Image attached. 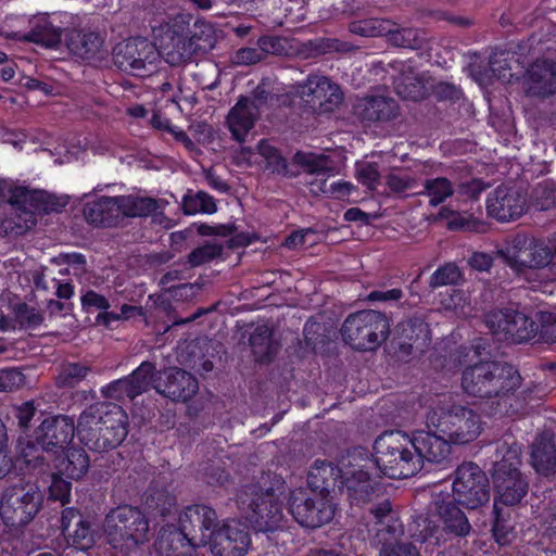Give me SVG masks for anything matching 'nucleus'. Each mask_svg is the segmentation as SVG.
<instances>
[{
  "label": "nucleus",
  "instance_id": "obj_27",
  "mask_svg": "<svg viewBox=\"0 0 556 556\" xmlns=\"http://www.w3.org/2000/svg\"><path fill=\"white\" fill-rule=\"evenodd\" d=\"M353 114L362 122H390L400 115V106L391 97L366 96L355 102Z\"/></svg>",
  "mask_w": 556,
  "mask_h": 556
},
{
  "label": "nucleus",
  "instance_id": "obj_26",
  "mask_svg": "<svg viewBox=\"0 0 556 556\" xmlns=\"http://www.w3.org/2000/svg\"><path fill=\"white\" fill-rule=\"evenodd\" d=\"M414 451L419 456L421 469L426 463L443 465L448 462L451 444L448 439L432 431H415L412 433Z\"/></svg>",
  "mask_w": 556,
  "mask_h": 556
},
{
  "label": "nucleus",
  "instance_id": "obj_41",
  "mask_svg": "<svg viewBox=\"0 0 556 556\" xmlns=\"http://www.w3.org/2000/svg\"><path fill=\"white\" fill-rule=\"evenodd\" d=\"M176 496L164 485L153 482L146 494V505L155 515L166 517L176 509Z\"/></svg>",
  "mask_w": 556,
  "mask_h": 556
},
{
  "label": "nucleus",
  "instance_id": "obj_28",
  "mask_svg": "<svg viewBox=\"0 0 556 556\" xmlns=\"http://www.w3.org/2000/svg\"><path fill=\"white\" fill-rule=\"evenodd\" d=\"M388 66L393 71V86L397 96L410 101H419L425 98V83L409 62L394 61L390 62Z\"/></svg>",
  "mask_w": 556,
  "mask_h": 556
},
{
  "label": "nucleus",
  "instance_id": "obj_30",
  "mask_svg": "<svg viewBox=\"0 0 556 556\" xmlns=\"http://www.w3.org/2000/svg\"><path fill=\"white\" fill-rule=\"evenodd\" d=\"M119 198L102 197L96 201L88 202L84 206V216L87 223L101 226L114 227L122 220Z\"/></svg>",
  "mask_w": 556,
  "mask_h": 556
},
{
  "label": "nucleus",
  "instance_id": "obj_14",
  "mask_svg": "<svg viewBox=\"0 0 556 556\" xmlns=\"http://www.w3.org/2000/svg\"><path fill=\"white\" fill-rule=\"evenodd\" d=\"M288 510L300 526L311 529L330 522L334 516V505L330 496L305 489L290 493Z\"/></svg>",
  "mask_w": 556,
  "mask_h": 556
},
{
  "label": "nucleus",
  "instance_id": "obj_7",
  "mask_svg": "<svg viewBox=\"0 0 556 556\" xmlns=\"http://www.w3.org/2000/svg\"><path fill=\"white\" fill-rule=\"evenodd\" d=\"M427 426L445 435L454 444H467L481 433L480 415L456 403H440L427 414Z\"/></svg>",
  "mask_w": 556,
  "mask_h": 556
},
{
  "label": "nucleus",
  "instance_id": "obj_34",
  "mask_svg": "<svg viewBox=\"0 0 556 556\" xmlns=\"http://www.w3.org/2000/svg\"><path fill=\"white\" fill-rule=\"evenodd\" d=\"M339 478L343 479V467L339 468L331 462L316 459L307 475L308 491L330 496Z\"/></svg>",
  "mask_w": 556,
  "mask_h": 556
},
{
  "label": "nucleus",
  "instance_id": "obj_64",
  "mask_svg": "<svg viewBox=\"0 0 556 556\" xmlns=\"http://www.w3.org/2000/svg\"><path fill=\"white\" fill-rule=\"evenodd\" d=\"M88 518L85 517L80 510L74 507H67L62 510L61 515V532L63 535L68 534L72 531H76L83 526Z\"/></svg>",
  "mask_w": 556,
  "mask_h": 556
},
{
  "label": "nucleus",
  "instance_id": "obj_1",
  "mask_svg": "<svg viewBox=\"0 0 556 556\" xmlns=\"http://www.w3.org/2000/svg\"><path fill=\"white\" fill-rule=\"evenodd\" d=\"M522 377L509 363L483 361L466 367L462 374V388L469 396L482 400V412L490 417H502L500 406L507 392L521 387Z\"/></svg>",
  "mask_w": 556,
  "mask_h": 556
},
{
  "label": "nucleus",
  "instance_id": "obj_39",
  "mask_svg": "<svg viewBox=\"0 0 556 556\" xmlns=\"http://www.w3.org/2000/svg\"><path fill=\"white\" fill-rule=\"evenodd\" d=\"M455 182V172H452L450 177L427 178L424 181L422 189L414 191V194L426 195L431 206H438L454 194Z\"/></svg>",
  "mask_w": 556,
  "mask_h": 556
},
{
  "label": "nucleus",
  "instance_id": "obj_38",
  "mask_svg": "<svg viewBox=\"0 0 556 556\" xmlns=\"http://www.w3.org/2000/svg\"><path fill=\"white\" fill-rule=\"evenodd\" d=\"M532 465L536 472L551 476L556 472V445L552 438L538 437L532 448Z\"/></svg>",
  "mask_w": 556,
  "mask_h": 556
},
{
  "label": "nucleus",
  "instance_id": "obj_54",
  "mask_svg": "<svg viewBox=\"0 0 556 556\" xmlns=\"http://www.w3.org/2000/svg\"><path fill=\"white\" fill-rule=\"evenodd\" d=\"M493 536L500 545H506L510 541V534L514 529V526L511 525L509 519V513H505L502 508H500L497 502L495 501L493 507Z\"/></svg>",
  "mask_w": 556,
  "mask_h": 556
},
{
  "label": "nucleus",
  "instance_id": "obj_3",
  "mask_svg": "<svg viewBox=\"0 0 556 556\" xmlns=\"http://www.w3.org/2000/svg\"><path fill=\"white\" fill-rule=\"evenodd\" d=\"M287 489L285 480L276 475L267 476L263 483L244 485L237 495L239 509L258 532H273L281 526V495Z\"/></svg>",
  "mask_w": 556,
  "mask_h": 556
},
{
  "label": "nucleus",
  "instance_id": "obj_55",
  "mask_svg": "<svg viewBox=\"0 0 556 556\" xmlns=\"http://www.w3.org/2000/svg\"><path fill=\"white\" fill-rule=\"evenodd\" d=\"M184 538L180 529L162 533L155 541L154 547L160 556H184L177 554L179 546H184Z\"/></svg>",
  "mask_w": 556,
  "mask_h": 556
},
{
  "label": "nucleus",
  "instance_id": "obj_9",
  "mask_svg": "<svg viewBox=\"0 0 556 556\" xmlns=\"http://www.w3.org/2000/svg\"><path fill=\"white\" fill-rule=\"evenodd\" d=\"M343 341L356 351H375L390 334V323L386 314L375 309H363L350 314L342 327Z\"/></svg>",
  "mask_w": 556,
  "mask_h": 556
},
{
  "label": "nucleus",
  "instance_id": "obj_59",
  "mask_svg": "<svg viewBox=\"0 0 556 556\" xmlns=\"http://www.w3.org/2000/svg\"><path fill=\"white\" fill-rule=\"evenodd\" d=\"M104 399L122 402L125 399H136L127 377L114 380L101 389Z\"/></svg>",
  "mask_w": 556,
  "mask_h": 556
},
{
  "label": "nucleus",
  "instance_id": "obj_4",
  "mask_svg": "<svg viewBox=\"0 0 556 556\" xmlns=\"http://www.w3.org/2000/svg\"><path fill=\"white\" fill-rule=\"evenodd\" d=\"M375 464L390 479H407L421 471L412 435L401 430L384 431L374 443Z\"/></svg>",
  "mask_w": 556,
  "mask_h": 556
},
{
  "label": "nucleus",
  "instance_id": "obj_47",
  "mask_svg": "<svg viewBox=\"0 0 556 556\" xmlns=\"http://www.w3.org/2000/svg\"><path fill=\"white\" fill-rule=\"evenodd\" d=\"M258 151L260 154L265 159L266 161V168L270 169L271 173L281 175L285 177H296L299 176V170H292L287 160L281 155L278 149H276L274 146L261 141L258 144Z\"/></svg>",
  "mask_w": 556,
  "mask_h": 556
},
{
  "label": "nucleus",
  "instance_id": "obj_52",
  "mask_svg": "<svg viewBox=\"0 0 556 556\" xmlns=\"http://www.w3.org/2000/svg\"><path fill=\"white\" fill-rule=\"evenodd\" d=\"M46 454H48L47 451H43L39 443L31 439L21 450L25 464L39 472H43L49 468L50 459Z\"/></svg>",
  "mask_w": 556,
  "mask_h": 556
},
{
  "label": "nucleus",
  "instance_id": "obj_23",
  "mask_svg": "<svg viewBox=\"0 0 556 556\" xmlns=\"http://www.w3.org/2000/svg\"><path fill=\"white\" fill-rule=\"evenodd\" d=\"M160 59L170 66H181L192 61L195 55L186 33V26L175 23L167 26L160 37Z\"/></svg>",
  "mask_w": 556,
  "mask_h": 556
},
{
  "label": "nucleus",
  "instance_id": "obj_62",
  "mask_svg": "<svg viewBox=\"0 0 556 556\" xmlns=\"http://www.w3.org/2000/svg\"><path fill=\"white\" fill-rule=\"evenodd\" d=\"M540 327L538 333L541 341L556 343V314L549 312L539 313Z\"/></svg>",
  "mask_w": 556,
  "mask_h": 556
},
{
  "label": "nucleus",
  "instance_id": "obj_61",
  "mask_svg": "<svg viewBox=\"0 0 556 556\" xmlns=\"http://www.w3.org/2000/svg\"><path fill=\"white\" fill-rule=\"evenodd\" d=\"M64 476L54 472L49 486L50 498L59 501L62 506L70 502L72 483L63 478Z\"/></svg>",
  "mask_w": 556,
  "mask_h": 556
},
{
  "label": "nucleus",
  "instance_id": "obj_10",
  "mask_svg": "<svg viewBox=\"0 0 556 556\" xmlns=\"http://www.w3.org/2000/svg\"><path fill=\"white\" fill-rule=\"evenodd\" d=\"M498 255L517 273L526 269H541L554 263L555 250L543 240L519 232Z\"/></svg>",
  "mask_w": 556,
  "mask_h": 556
},
{
  "label": "nucleus",
  "instance_id": "obj_11",
  "mask_svg": "<svg viewBox=\"0 0 556 556\" xmlns=\"http://www.w3.org/2000/svg\"><path fill=\"white\" fill-rule=\"evenodd\" d=\"M483 319L490 333L500 342L520 344L538 333L536 323L517 308H493L484 314Z\"/></svg>",
  "mask_w": 556,
  "mask_h": 556
},
{
  "label": "nucleus",
  "instance_id": "obj_57",
  "mask_svg": "<svg viewBox=\"0 0 556 556\" xmlns=\"http://www.w3.org/2000/svg\"><path fill=\"white\" fill-rule=\"evenodd\" d=\"M67 544L74 546L80 551H87L91 548L94 543V530L92 529L91 521L89 519L80 526L76 531H72L66 535H63Z\"/></svg>",
  "mask_w": 556,
  "mask_h": 556
},
{
  "label": "nucleus",
  "instance_id": "obj_2",
  "mask_svg": "<svg viewBox=\"0 0 556 556\" xmlns=\"http://www.w3.org/2000/svg\"><path fill=\"white\" fill-rule=\"evenodd\" d=\"M128 434V416L122 406L96 403L86 408L77 421V435L89 450L104 453L116 448Z\"/></svg>",
  "mask_w": 556,
  "mask_h": 556
},
{
  "label": "nucleus",
  "instance_id": "obj_53",
  "mask_svg": "<svg viewBox=\"0 0 556 556\" xmlns=\"http://www.w3.org/2000/svg\"><path fill=\"white\" fill-rule=\"evenodd\" d=\"M91 371V367L81 363H67L58 376L56 383L61 388H74Z\"/></svg>",
  "mask_w": 556,
  "mask_h": 556
},
{
  "label": "nucleus",
  "instance_id": "obj_15",
  "mask_svg": "<svg viewBox=\"0 0 556 556\" xmlns=\"http://www.w3.org/2000/svg\"><path fill=\"white\" fill-rule=\"evenodd\" d=\"M293 88L302 103L316 115L332 113L343 101L339 85L323 75H309Z\"/></svg>",
  "mask_w": 556,
  "mask_h": 556
},
{
  "label": "nucleus",
  "instance_id": "obj_6",
  "mask_svg": "<svg viewBox=\"0 0 556 556\" xmlns=\"http://www.w3.org/2000/svg\"><path fill=\"white\" fill-rule=\"evenodd\" d=\"M521 448L518 444H496V459L492 469V482L496 500L506 506L519 504L529 491V481L520 470Z\"/></svg>",
  "mask_w": 556,
  "mask_h": 556
},
{
  "label": "nucleus",
  "instance_id": "obj_50",
  "mask_svg": "<svg viewBox=\"0 0 556 556\" xmlns=\"http://www.w3.org/2000/svg\"><path fill=\"white\" fill-rule=\"evenodd\" d=\"M217 210L216 203L208 193L198 191L194 194H186L182 199V211L187 215L197 213L213 214Z\"/></svg>",
  "mask_w": 556,
  "mask_h": 556
},
{
  "label": "nucleus",
  "instance_id": "obj_43",
  "mask_svg": "<svg viewBox=\"0 0 556 556\" xmlns=\"http://www.w3.org/2000/svg\"><path fill=\"white\" fill-rule=\"evenodd\" d=\"M186 33L195 55L207 53L215 47V30L207 22L197 21L191 29L186 27Z\"/></svg>",
  "mask_w": 556,
  "mask_h": 556
},
{
  "label": "nucleus",
  "instance_id": "obj_44",
  "mask_svg": "<svg viewBox=\"0 0 556 556\" xmlns=\"http://www.w3.org/2000/svg\"><path fill=\"white\" fill-rule=\"evenodd\" d=\"M292 161L294 165L302 167L309 175L325 177L333 170L329 156L324 154L298 151Z\"/></svg>",
  "mask_w": 556,
  "mask_h": 556
},
{
  "label": "nucleus",
  "instance_id": "obj_19",
  "mask_svg": "<svg viewBox=\"0 0 556 556\" xmlns=\"http://www.w3.org/2000/svg\"><path fill=\"white\" fill-rule=\"evenodd\" d=\"M351 505L362 506L376 500L382 492L376 481L363 466L343 463V479L340 481Z\"/></svg>",
  "mask_w": 556,
  "mask_h": 556
},
{
  "label": "nucleus",
  "instance_id": "obj_29",
  "mask_svg": "<svg viewBox=\"0 0 556 556\" xmlns=\"http://www.w3.org/2000/svg\"><path fill=\"white\" fill-rule=\"evenodd\" d=\"M260 115L261 111L255 104V100L240 97L226 117V124L232 138L238 142H243L247 135L254 128Z\"/></svg>",
  "mask_w": 556,
  "mask_h": 556
},
{
  "label": "nucleus",
  "instance_id": "obj_8",
  "mask_svg": "<svg viewBox=\"0 0 556 556\" xmlns=\"http://www.w3.org/2000/svg\"><path fill=\"white\" fill-rule=\"evenodd\" d=\"M43 504L36 482L18 481L5 486L0 496V517L7 527L23 528L31 522Z\"/></svg>",
  "mask_w": 556,
  "mask_h": 556
},
{
  "label": "nucleus",
  "instance_id": "obj_31",
  "mask_svg": "<svg viewBox=\"0 0 556 556\" xmlns=\"http://www.w3.org/2000/svg\"><path fill=\"white\" fill-rule=\"evenodd\" d=\"M437 511L445 534L464 539L472 532V526L459 504L443 501L437 505Z\"/></svg>",
  "mask_w": 556,
  "mask_h": 556
},
{
  "label": "nucleus",
  "instance_id": "obj_60",
  "mask_svg": "<svg viewBox=\"0 0 556 556\" xmlns=\"http://www.w3.org/2000/svg\"><path fill=\"white\" fill-rule=\"evenodd\" d=\"M26 384V376L18 367L0 369V392H13Z\"/></svg>",
  "mask_w": 556,
  "mask_h": 556
},
{
  "label": "nucleus",
  "instance_id": "obj_48",
  "mask_svg": "<svg viewBox=\"0 0 556 556\" xmlns=\"http://www.w3.org/2000/svg\"><path fill=\"white\" fill-rule=\"evenodd\" d=\"M392 22L382 18H367L352 22L349 25L351 33L363 36V37H378L384 36L390 33Z\"/></svg>",
  "mask_w": 556,
  "mask_h": 556
},
{
  "label": "nucleus",
  "instance_id": "obj_24",
  "mask_svg": "<svg viewBox=\"0 0 556 556\" xmlns=\"http://www.w3.org/2000/svg\"><path fill=\"white\" fill-rule=\"evenodd\" d=\"M45 199H49V193L43 190L17 189L11 197V204L15 207L16 223L15 228H11L16 236H22L37 224V214L42 211Z\"/></svg>",
  "mask_w": 556,
  "mask_h": 556
},
{
  "label": "nucleus",
  "instance_id": "obj_20",
  "mask_svg": "<svg viewBox=\"0 0 556 556\" xmlns=\"http://www.w3.org/2000/svg\"><path fill=\"white\" fill-rule=\"evenodd\" d=\"M153 389L173 402H187L199 391L197 378L185 369L169 367L157 371Z\"/></svg>",
  "mask_w": 556,
  "mask_h": 556
},
{
  "label": "nucleus",
  "instance_id": "obj_46",
  "mask_svg": "<svg viewBox=\"0 0 556 556\" xmlns=\"http://www.w3.org/2000/svg\"><path fill=\"white\" fill-rule=\"evenodd\" d=\"M513 63H518L515 53L508 51H495L490 55L489 65L493 76L504 83L519 80V76L511 72Z\"/></svg>",
  "mask_w": 556,
  "mask_h": 556
},
{
  "label": "nucleus",
  "instance_id": "obj_25",
  "mask_svg": "<svg viewBox=\"0 0 556 556\" xmlns=\"http://www.w3.org/2000/svg\"><path fill=\"white\" fill-rule=\"evenodd\" d=\"M527 210L526 198L518 189L498 186L486 201L489 216L498 222L519 218Z\"/></svg>",
  "mask_w": 556,
  "mask_h": 556
},
{
  "label": "nucleus",
  "instance_id": "obj_36",
  "mask_svg": "<svg viewBox=\"0 0 556 556\" xmlns=\"http://www.w3.org/2000/svg\"><path fill=\"white\" fill-rule=\"evenodd\" d=\"M14 38L53 49L61 43L62 28L54 26L46 16H40L34 22L29 33L22 36L15 34Z\"/></svg>",
  "mask_w": 556,
  "mask_h": 556
},
{
  "label": "nucleus",
  "instance_id": "obj_32",
  "mask_svg": "<svg viewBox=\"0 0 556 556\" xmlns=\"http://www.w3.org/2000/svg\"><path fill=\"white\" fill-rule=\"evenodd\" d=\"M548 390L546 386L534 381L528 382L518 390L507 392L508 396L500 404L503 407V416H515L522 414L529 403L540 401L546 396Z\"/></svg>",
  "mask_w": 556,
  "mask_h": 556
},
{
  "label": "nucleus",
  "instance_id": "obj_51",
  "mask_svg": "<svg viewBox=\"0 0 556 556\" xmlns=\"http://www.w3.org/2000/svg\"><path fill=\"white\" fill-rule=\"evenodd\" d=\"M12 312L14 323L17 324L21 329L36 328L43 321V315L25 302H18L12 305Z\"/></svg>",
  "mask_w": 556,
  "mask_h": 556
},
{
  "label": "nucleus",
  "instance_id": "obj_42",
  "mask_svg": "<svg viewBox=\"0 0 556 556\" xmlns=\"http://www.w3.org/2000/svg\"><path fill=\"white\" fill-rule=\"evenodd\" d=\"M122 219L124 217L154 216L161 210L159 200L149 197H118Z\"/></svg>",
  "mask_w": 556,
  "mask_h": 556
},
{
  "label": "nucleus",
  "instance_id": "obj_18",
  "mask_svg": "<svg viewBox=\"0 0 556 556\" xmlns=\"http://www.w3.org/2000/svg\"><path fill=\"white\" fill-rule=\"evenodd\" d=\"M430 329L424 318L414 316L396 326L391 345L399 358L404 359L415 353H422L430 344Z\"/></svg>",
  "mask_w": 556,
  "mask_h": 556
},
{
  "label": "nucleus",
  "instance_id": "obj_33",
  "mask_svg": "<svg viewBox=\"0 0 556 556\" xmlns=\"http://www.w3.org/2000/svg\"><path fill=\"white\" fill-rule=\"evenodd\" d=\"M65 43L73 54L84 60H101L105 53L103 38L93 31L73 29L66 34Z\"/></svg>",
  "mask_w": 556,
  "mask_h": 556
},
{
  "label": "nucleus",
  "instance_id": "obj_22",
  "mask_svg": "<svg viewBox=\"0 0 556 556\" xmlns=\"http://www.w3.org/2000/svg\"><path fill=\"white\" fill-rule=\"evenodd\" d=\"M522 88L527 97L547 99L556 92V62L538 59L525 72Z\"/></svg>",
  "mask_w": 556,
  "mask_h": 556
},
{
  "label": "nucleus",
  "instance_id": "obj_63",
  "mask_svg": "<svg viewBox=\"0 0 556 556\" xmlns=\"http://www.w3.org/2000/svg\"><path fill=\"white\" fill-rule=\"evenodd\" d=\"M307 45L312 48L315 54H325L332 51L348 52L352 49L350 43L334 38H319L308 41Z\"/></svg>",
  "mask_w": 556,
  "mask_h": 556
},
{
  "label": "nucleus",
  "instance_id": "obj_5",
  "mask_svg": "<svg viewBox=\"0 0 556 556\" xmlns=\"http://www.w3.org/2000/svg\"><path fill=\"white\" fill-rule=\"evenodd\" d=\"M103 531L106 543L113 549L129 555L149 541L150 526L139 508L124 505L106 514Z\"/></svg>",
  "mask_w": 556,
  "mask_h": 556
},
{
  "label": "nucleus",
  "instance_id": "obj_16",
  "mask_svg": "<svg viewBox=\"0 0 556 556\" xmlns=\"http://www.w3.org/2000/svg\"><path fill=\"white\" fill-rule=\"evenodd\" d=\"M178 520L184 538L192 546L206 545L219 523L216 510L205 504L187 506Z\"/></svg>",
  "mask_w": 556,
  "mask_h": 556
},
{
  "label": "nucleus",
  "instance_id": "obj_21",
  "mask_svg": "<svg viewBox=\"0 0 556 556\" xmlns=\"http://www.w3.org/2000/svg\"><path fill=\"white\" fill-rule=\"evenodd\" d=\"M207 543L213 556H244L250 546V534L242 523L226 521L213 532Z\"/></svg>",
  "mask_w": 556,
  "mask_h": 556
},
{
  "label": "nucleus",
  "instance_id": "obj_37",
  "mask_svg": "<svg viewBox=\"0 0 556 556\" xmlns=\"http://www.w3.org/2000/svg\"><path fill=\"white\" fill-rule=\"evenodd\" d=\"M387 41L393 46L410 50H424L429 46L428 33L422 28L399 27L392 22Z\"/></svg>",
  "mask_w": 556,
  "mask_h": 556
},
{
  "label": "nucleus",
  "instance_id": "obj_13",
  "mask_svg": "<svg viewBox=\"0 0 556 556\" xmlns=\"http://www.w3.org/2000/svg\"><path fill=\"white\" fill-rule=\"evenodd\" d=\"M453 502L476 510L490 501V482L485 472L475 463L459 465L453 481Z\"/></svg>",
  "mask_w": 556,
  "mask_h": 556
},
{
  "label": "nucleus",
  "instance_id": "obj_56",
  "mask_svg": "<svg viewBox=\"0 0 556 556\" xmlns=\"http://www.w3.org/2000/svg\"><path fill=\"white\" fill-rule=\"evenodd\" d=\"M462 280V273L455 263L440 266L430 277L429 287L437 289L443 286L457 285Z\"/></svg>",
  "mask_w": 556,
  "mask_h": 556
},
{
  "label": "nucleus",
  "instance_id": "obj_58",
  "mask_svg": "<svg viewBox=\"0 0 556 556\" xmlns=\"http://www.w3.org/2000/svg\"><path fill=\"white\" fill-rule=\"evenodd\" d=\"M223 245L218 243H206L192 250L188 255L190 267H198L218 258L223 253Z\"/></svg>",
  "mask_w": 556,
  "mask_h": 556
},
{
  "label": "nucleus",
  "instance_id": "obj_40",
  "mask_svg": "<svg viewBox=\"0 0 556 556\" xmlns=\"http://www.w3.org/2000/svg\"><path fill=\"white\" fill-rule=\"evenodd\" d=\"M249 344L258 363H270L278 351L277 344L273 341V332L266 325L257 326L253 330Z\"/></svg>",
  "mask_w": 556,
  "mask_h": 556
},
{
  "label": "nucleus",
  "instance_id": "obj_12",
  "mask_svg": "<svg viewBox=\"0 0 556 556\" xmlns=\"http://www.w3.org/2000/svg\"><path fill=\"white\" fill-rule=\"evenodd\" d=\"M113 64L127 74L144 77L154 73L160 63V52L146 38H128L112 50Z\"/></svg>",
  "mask_w": 556,
  "mask_h": 556
},
{
  "label": "nucleus",
  "instance_id": "obj_49",
  "mask_svg": "<svg viewBox=\"0 0 556 556\" xmlns=\"http://www.w3.org/2000/svg\"><path fill=\"white\" fill-rule=\"evenodd\" d=\"M404 534L403 525L399 518H393L386 523L379 525L377 529L375 540L378 545H381L380 549H386L399 545L401 536Z\"/></svg>",
  "mask_w": 556,
  "mask_h": 556
},
{
  "label": "nucleus",
  "instance_id": "obj_35",
  "mask_svg": "<svg viewBox=\"0 0 556 556\" xmlns=\"http://www.w3.org/2000/svg\"><path fill=\"white\" fill-rule=\"evenodd\" d=\"M54 456L55 472L67 479L79 480L89 470V455L81 447H66L63 453Z\"/></svg>",
  "mask_w": 556,
  "mask_h": 556
},
{
  "label": "nucleus",
  "instance_id": "obj_17",
  "mask_svg": "<svg viewBox=\"0 0 556 556\" xmlns=\"http://www.w3.org/2000/svg\"><path fill=\"white\" fill-rule=\"evenodd\" d=\"M77 426L74 419L66 415L46 417L34 430L31 440L50 455H59L73 441Z\"/></svg>",
  "mask_w": 556,
  "mask_h": 556
},
{
  "label": "nucleus",
  "instance_id": "obj_45",
  "mask_svg": "<svg viewBox=\"0 0 556 556\" xmlns=\"http://www.w3.org/2000/svg\"><path fill=\"white\" fill-rule=\"evenodd\" d=\"M156 378L157 371L155 364L149 361L142 362L130 375L127 376L136 397L153 388Z\"/></svg>",
  "mask_w": 556,
  "mask_h": 556
}]
</instances>
